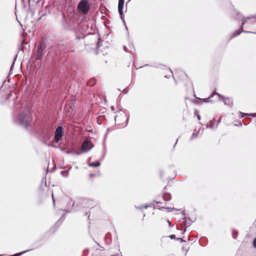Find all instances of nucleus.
I'll use <instances>...</instances> for the list:
<instances>
[{
	"mask_svg": "<svg viewBox=\"0 0 256 256\" xmlns=\"http://www.w3.org/2000/svg\"><path fill=\"white\" fill-rule=\"evenodd\" d=\"M32 121V118L30 112L27 108L14 116L13 118V122L19 126L26 129L29 128Z\"/></svg>",
	"mask_w": 256,
	"mask_h": 256,
	"instance_id": "1",
	"label": "nucleus"
},
{
	"mask_svg": "<svg viewBox=\"0 0 256 256\" xmlns=\"http://www.w3.org/2000/svg\"><path fill=\"white\" fill-rule=\"evenodd\" d=\"M238 18H237L239 19L240 18L242 21V26L240 29L238 30L236 32L234 33L231 36L230 38H232L236 36H238L241 32H245V33H253V34H256V32H254L250 31H246L244 30H243V28L244 26V24L246 23V21L248 20H250V18H256V15L255 16H252L248 17H245L242 16L240 14H237Z\"/></svg>",
	"mask_w": 256,
	"mask_h": 256,
	"instance_id": "2",
	"label": "nucleus"
},
{
	"mask_svg": "<svg viewBox=\"0 0 256 256\" xmlns=\"http://www.w3.org/2000/svg\"><path fill=\"white\" fill-rule=\"evenodd\" d=\"M78 10L84 14H86L90 10V6L87 0H81L78 4Z\"/></svg>",
	"mask_w": 256,
	"mask_h": 256,
	"instance_id": "3",
	"label": "nucleus"
},
{
	"mask_svg": "<svg viewBox=\"0 0 256 256\" xmlns=\"http://www.w3.org/2000/svg\"><path fill=\"white\" fill-rule=\"evenodd\" d=\"M129 116L124 113V112H122V110L118 111V114L116 115L114 117V120L116 122H118V124H122V120H126L125 126H126L128 122Z\"/></svg>",
	"mask_w": 256,
	"mask_h": 256,
	"instance_id": "4",
	"label": "nucleus"
},
{
	"mask_svg": "<svg viewBox=\"0 0 256 256\" xmlns=\"http://www.w3.org/2000/svg\"><path fill=\"white\" fill-rule=\"evenodd\" d=\"M46 48L45 44L41 42L38 44L36 54V59L40 60L43 57V52Z\"/></svg>",
	"mask_w": 256,
	"mask_h": 256,
	"instance_id": "5",
	"label": "nucleus"
},
{
	"mask_svg": "<svg viewBox=\"0 0 256 256\" xmlns=\"http://www.w3.org/2000/svg\"><path fill=\"white\" fill-rule=\"evenodd\" d=\"M64 132V129L62 126H58L56 130L54 140L56 142H58Z\"/></svg>",
	"mask_w": 256,
	"mask_h": 256,
	"instance_id": "6",
	"label": "nucleus"
},
{
	"mask_svg": "<svg viewBox=\"0 0 256 256\" xmlns=\"http://www.w3.org/2000/svg\"><path fill=\"white\" fill-rule=\"evenodd\" d=\"M92 147V144L90 142L88 139H85L82 145V151L83 152H86L91 150Z\"/></svg>",
	"mask_w": 256,
	"mask_h": 256,
	"instance_id": "7",
	"label": "nucleus"
},
{
	"mask_svg": "<svg viewBox=\"0 0 256 256\" xmlns=\"http://www.w3.org/2000/svg\"><path fill=\"white\" fill-rule=\"evenodd\" d=\"M52 136V133L50 130H44L40 136L42 142L44 144H46V142Z\"/></svg>",
	"mask_w": 256,
	"mask_h": 256,
	"instance_id": "8",
	"label": "nucleus"
},
{
	"mask_svg": "<svg viewBox=\"0 0 256 256\" xmlns=\"http://www.w3.org/2000/svg\"><path fill=\"white\" fill-rule=\"evenodd\" d=\"M182 216H184L182 218L185 219V220L183 222L182 224V226L186 227L185 228L184 230L182 232V233L184 234L186 232V228H188V226H190L192 224V221L190 220L189 218H188L187 220L186 219V217L185 216V212L184 211L182 212Z\"/></svg>",
	"mask_w": 256,
	"mask_h": 256,
	"instance_id": "9",
	"label": "nucleus"
},
{
	"mask_svg": "<svg viewBox=\"0 0 256 256\" xmlns=\"http://www.w3.org/2000/svg\"><path fill=\"white\" fill-rule=\"evenodd\" d=\"M219 98L224 102V104L228 106H232V100L229 97H224L221 94H218Z\"/></svg>",
	"mask_w": 256,
	"mask_h": 256,
	"instance_id": "10",
	"label": "nucleus"
},
{
	"mask_svg": "<svg viewBox=\"0 0 256 256\" xmlns=\"http://www.w3.org/2000/svg\"><path fill=\"white\" fill-rule=\"evenodd\" d=\"M124 0H118V12L120 16L122 15Z\"/></svg>",
	"mask_w": 256,
	"mask_h": 256,
	"instance_id": "11",
	"label": "nucleus"
},
{
	"mask_svg": "<svg viewBox=\"0 0 256 256\" xmlns=\"http://www.w3.org/2000/svg\"><path fill=\"white\" fill-rule=\"evenodd\" d=\"M74 204V202L72 200H70L66 205L68 210H66V211L68 212H71L75 210L76 209L73 208Z\"/></svg>",
	"mask_w": 256,
	"mask_h": 256,
	"instance_id": "12",
	"label": "nucleus"
},
{
	"mask_svg": "<svg viewBox=\"0 0 256 256\" xmlns=\"http://www.w3.org/2000/svg\"><path fill=\"white\" fill-rule=\"evenodd\" d=\"M171 195L169 193H165L163 195V199L165 201H169L171 200Z\"/></svg>",
	"mask_w": 256,
	"mask_h": 256,
	"instance_id": "13",
	"label": "nucleus"
},
{
	"mask_svg": "<svg viewBox=\"0 0 256 256\" xmlns=\"http://www.w3.org/2000/svg\"><path fill=\"white\" fill-rule=\"evenodd\" d=\"M214 94H216V95H218V94H220L218 93V92H216V90H215L214 92H213L211 94V95L208 98L204 99L203 100V102H208V100L210 99L211 98H212Z\"/></svg>",
	"mask_w": 256,
	"mask_h": 256,
	"instance_id": "14",
	"label": "nucleus"
},
{
	"mask_svg": "<svg viewBox=\"0 0 256 256\" xmlns=\"http://www.w3.org/2000/svg\"><path fill=\"white\" fill-rule=\"evenodd\" d=\"M158 209L159 210L166 209V210H168V212H172V210H178V211L180 210V209H176L174 208H168H168L161 207V208H158Z\"/></svg>",
	"mask_w": 256,
	"mask_h": 256,
	"instance_id": "15",
	"label": "nucleus"
},
{
	"mask_svg": "<svg viewBox=\"0 0 256 256\" xmlns=\"http://www.w3.org/2000/svg\"><path fill=\"white\" fill-rule=\"evenodd\" d=\"M100 162L98 161H97L96 162H91L90 163L88 166H92V167H98V166H99L100 165Z\"/></svg>",
	"mask_w": 256,
	"mask_h": 256,
	"instance_id": "16",
	"label": "nucleus"
},
{
	"mask_svg": "<svg viewBox=\"0 0 256 256\" xmlns=\"http://www.w3.org/2000/svg\"><path fill=\"white\" fill-rule=\"evenodd\" d=\"M240 114H242L241 115V116L242 117H244L246 115H247L248 114H245V113H242V112H240ZM249 116H253V117H256V114H254V113H252V114H248Z\"/></svg>",
	"mask_w": 256,
	"mask_h": 256,
	"instance_id": "17",
	"label": "nucleus"
},
{
	"mask_svg": "<svg viewBox=\"0 0 256 256\" xmlns=\"http://www.w3.org/2000/svg\"><path fill=\"white\" fill-rule=\"evenodd\" d=\"M30 250H24V251H23V252H19V253H17V254H15L13 255H12L10 256H20L21 255H22V254L28 252Z\"/></svg>",
	"mask_w": 256,
	"mask_h": 256,
	"instance_id": "18",
	"label": "nucleus"
},
{
	"mask_svg": "<svg viewBox=\"0 0 256 256\" xmlns=\"http://www.w3.org/2000/svg\"><path fill=\"white\" fill-rule=\"evenodd\" d=\"M238 232L234 230H232V237L234 239H236L237 237Z\"/></svg>",
	"mask_w": 256,
	"mask_h": 256,
	"instance_id": "19",
	"label": "nucleus"
},
{
	"mask_svg": "<svg viewBox=\"0 0 256 256\" xmlns=\"http://www.w3.org/2000/svg\"><path fill=\"white\" fill-rule=\"evenodd\" d=\"M198 132H196V130H194L192 136L190 138V140H192L195 138L197 136Z\"/></svg>",
	"mask_w": 256,
	"mask_h": 256,
	"instance_id": "20",
	"label": "nucleus"
},
{
	"mask_svg": "<svg viewBox=\"0 0 256 256\" xmlns=\"http://www.w3.org/2000/svg\"><path fill=\"white\" fill-rule=\"evenodd\" d=\"M154 205V204L153 203H150L143 205V206L144 208H148Z\"/></svg>",
	"mask_w": 256,
	"mask_h": 256,
	"instance_id": "21",
	"label": "nucleus"
},
{
	"mask_svg": "<svg viewBox=\"0 0 256 256\" xmlns=\"http://www.w3.org/2000/svg\"><path fill=\"white\" fill-rule=\"evenodd\" d=\"M64 219V215H62L61 218L56 223V225H60L62 220Z\"/></svg>",
	"mask_w": 256,
	"mask_h": 256,
	"instance_id": "22",
	"label": "nucleus"
},
{
	"mask_svg": "<svg viewBox=\"0 0 256 256\" xmlns=\"http://www.w3.org/2000/svg\"><path fill=\"white\" fill-rule=\"evenodd\" d=\"M194 114L197 115L198 119V120H200V116L198 114V110H194Z\"/></svg>",
	"mask_w": 256,
	"mask_h": 256,
	"instance_id": "23",
	"label": "nucleus"
},
{
	"mask_svg": "<svg viewBox=\"0 0 256 256\" xmlns=\"http://www.w3.org/2000/svg\"><path fill=\"white\" fill-rule=\"evenodd\" d=\"M176 240L180 241V242H186V240H183V239H182V238H177L176 239Z\"/></svg>",
	"mask_w": 256,
	"mask_h": 256,
	"instance_id": "24",
	"label": "nucleus"
},
{
	"mask_svg": "<svg viewBox=\"0 0 256 256\" xmlns=\"http://www.w3.org/2000/svg\"><path fill=\"white\" fill-rule=\"evenodd\" d=\"M135 207H136V209H138V210H140V209H142V208H144V206H143V205H142V206H135Z\"/></svg>",
	"mask_w": 256,
	"mask_h": 256,
	"instance_id": "25",
	"label": "nucleus"
},
{
	"mask_svg": "<svg viewBox=\"0 0 256 256\" xmlns=\"http://www.w3.org/2000/svg\"><path fill=\"white\" fill-rule=\"evenodd\" d=\"M170 238L171 239H174L176 238V236L174 234H171L170 236Z\"/></svg>",
	"mask_w": 256,
	"mask_h": 256,
	"instance_id": "26",
	"label": "nucleus"
},
{
	"mask_svg": "<svg viewBox=\"0 0 256 256\" xmlns=\"http://www.w3.org/2000/svg\"><path fill=\"white\" fill-rule=\"evenodd\" d=\"M88 202H89V201L88 200H82V204H84Z\"/></svg>",
	"mask_w": 256,
	"mask_h": 256,
	"instance_id": "27",
	"label": "nucleus"
},
{
	"mask_svg": "<svg viewBox=\"0 0 256 256\" xmlns=\"http://www.w3.org/2000/svg\"><path fill=\"white\" fill-rule=\"evenodd\" d=\"M253 244L254 246L256 248V238L254 240L253 242Z\"/></svg>",
	"mask_w": 256,
	"mask_h": 256,
	"instance_id": "28",
	"label": "nucleus"
},
{
	"mask_svg": "<svg viewBox=\"0 0 256 256\" xmlns=\"http://www.w3.org/2000/svg\"><path fill=\"white\" fill-rule=\"evenodd\" d=\"M120 18L123 21V22L124 23V14H122V16H120Z\"/></svg>",
	"mask_w": 256,
	"mask_h": 256,
	"instance_id": "29",
	"label": "nucleus"
},
{
	"mask_svg": "<svg viewBox=\"0 0 256 256\" xmlns=\"http://www.w3.org/2000/svg\"><path fill=\"white\" fill-rule=\"evenodd\" d=\"M124 49L125 52H127V48L126 46H124Z\"/></svg>",
	"mask_w": 256,
	"mask_h": 256,
	"instance_id": "30",
	"label": "nucleus"
},
{
	"mask_svg": "<svg viewBox=\"0 0 256 256\" xmlns=\"http://www.w3.org/2000/svg\"><path fill=\"white\" fill-rule=\"evenodd\" d=\"M154 202H156V204H161V202H158L156 200H154Z\"/></svg>",
	"mask_w": 256,
	"mask_h": 256,
	"instance_id": "31",
	"label": "nucleus"
},
{
	"mask_svg": "<svg viewBox=\"0 0 256 256\" xmlns=\"http://www.w3.org/2000/svg\"><path fill=\"white\" fill-rule=\"evenodd\" d=\"M52 200H53V204H55V202H54V198L53 197V195L52 196Z\"/></svg>",
	"mask_w": 256,
	"mask_h": 256,
	"instance_id": "32",
	"label": "nucleus"
},
{
	"mask_svg": "<svg viewBox=\"0 0 256 256\" xmlns=\"http://www.w3.org/2000/svg\"><path fill=\"white\" fill-rule=\"evenodd\" d=\"M111 256H122V255H121V256H120V254H114V255H112Z\"/></svg>",
	"mask_w": 256,
	"mask_h": 256,
	"instance_id": "33",
	"label": "nucleus"
},
{
	"mask_svg": "<svg viewBox=\"0 0 256 256\" xmlns=\"http://www.w3.org/2000/svg\"><path fill=\"white\" fill-rule=\"evenodd\" d=\"M206 127L207 128H212V126H210V125H207Z\"/></svg>",
	"mask_w": 256,
	"mask_h": 256,
	"instance_id": "34",
	"label": "nucleus"
},
{
	"mask_svg": "<svg viewBox=\"0 0 256 256\" xmlns=\"http://www.w3.org/2000/svg\"><path fill=\"white\" fill-rule=\"evenodd\" d=\"M162 176H163V173L162 172H160V177L162 178Z\"/></svg>",
	"mask_w": 256,
	"mask_h": 256,
	"instance_id": "35",
	"label": "nucleus"
},
{
	"mask_svg": "<svg viewBox=\"0 0 256 256\" xmlns=\"http://www.w3.org/2000/svg\"><path fill=\"white\" fill-rule=\"evenodd\" d=\"M94 176V174H90V177H93Z\"/></svg>",
	"mask_w": 256,
	"mask_h": 256,
	"instance_id": "36",
	"label": "nucleus"
},
{
	"mask_svg": "<svg viewBox=\"0 0 256 256\" xmlns=\"http://www.w3.org/2000/svg\"><path fill=\"white\" fill-rule=\"evenodd\" d=\"M48 146H52V147H54V148H56V146H53V145H52V144H50H50H48Z\"/></svg>",
	"mask_w": 256,
	"mask_h": 256,
	"instance_id": "37",
	"label": "nucleus"
},
{
	"mask_svg": "<svg viewBox=\"0 0 256 256\" xmlns=\"http://www.w3.org/2000/svg\"><path fill=\"white\" fill-rule=\"evenodd\" d=\"M76 154H82V152H76Z\"/></svg>",
	"mask_w": 256,
	"mask_h": 256,
	"instance_id": "38",
	"label": "nucleus"
},
{
	"mask_svg": "<svg viewBox=\"0 0 256 256\" xmlns=\"http://www.w3.org/2000/svg\"><path fill=\"white\" fill-rule=\"evenodd\" d=\"M15 60H16V59L14 60V62H12V66H11V68H12V67L13 65L14 64V61H15Z\"/></svg>",
	"mask_w": 256,
	"mask_h": 256,
	"instance_id": "39",
	"label": "nucleus"
},
{
	"mask_svg": "<svg viewBox=\"0 0 256 256\" xmlns=\"http://www.w3.org/2000/svg\"><path fill=\"white\" fill-rule=\"evenodd\" d=\"M220 119H219V120H218V122H217L218 124L220 123Z\"/></svg>",
	"mask_w": 256,
	"mask_h": 256,
	"instance_id": "40",
	"label": "nucleus"
},
{
	"mask_svg": "<svg viewBox=\"0 0 256 256\" xmlns=\"http://www.w3.org/2000/svg\"><path fill=\"white\" fill-rule=\"evenodd\" d=\"M170 70V73L172 74V71Z\"/></svg>",
	"mask_w": 256,
	"mask_h": 256,
	"instance_id": "41",
	"label": "nucleus"
},
{
	"mask_svg": "<svg viewBox=\"0 0 256 256\" xmlns=\"http://www.w3.org/2000/svg\"><path fill=\"white\" fill-rule=\"evenodd\" d=\"M168 224H170V221H168Z\"/></svg>",
	"mask_w": 256,
	"mask_h": 256,
	"instance_id": "42",
	"label": "nucleus"
},
{
	"mask_svg": "<svg viewBox=\"0 0 256 256\" xmlns=\"http://www.w3.org/2000/svg\"><path fill=\"white\" fill-rule=\"evenodd\" d=\"M4 254H0V256H4Z\"/></svg>",
	"mask_w": 256,
	"mask_h": 256,
	"instance_id": "43",
	"label": "nucleus"
},
{
	"mask_svg": "<svg viewBox=\"0 0 256 256\" xmlns=\"http://www.w3.org/2000/svg\"><path fill=\"white\" fill-rule=\"evenodd\" d=\"M148 66V64H146L144 66Z\"/></svg>",
	"mask_w": 256,
	"mask_h": 256,
	"instance_id": "44",
	"label": "nucleus"
}]
</instances>
